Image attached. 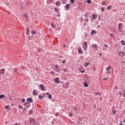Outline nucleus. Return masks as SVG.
Listing matches in <instances>:
<instances>
[{
  "mask_svg": "<svg viewBox=\"0 0 125 125\" xmlns=\"http://www.w3.org/2000/svg\"><path fill=\"white\" fill-rule=\"evenodd\" d=\"M41 90L42 91H45V87H44V85L41 84L39 85Z\"/></svg>",
  "mask_w": 125,
  "mask_h": 125,
  "instance_id": "1",
  "label": "nucleus"
},
{
  "mask_svg": "<svg viewBox=\"0 0 125 125\" xmlns=\"http://www.w3.org/2000/svg\"><path fill=\"white\" fill-rule=\"evenodd\" d=\"M83 48L84 50H86V49H87V42H83Z\"/></svg>",
  "mask_w": 125,
  "mask_h": 125,
  "instance_id": "2",
  "label": "nucleus"
},
{
  "mask_svg": "<svg viewBox=\"0 0 125 125\" xmlns=\"http://www.w3.org/2000/svg\"><path fill=\"white\" fill-rule=\"evenodd\" d=\"M125 52L122 51H119L118 53V55L119 56H120V57H124V56H125Z\"/></svg>",
  "mask_w": 125,
  "mask_h": 125,
  "instance_id": "3",
  "label": "nucleus"
},
{
  "mask_svg": "<svg viewBox=\"0 0 125 125\" xmlns=\"http://www.w3.org/2000/svg\"><path fill=\"white\" fill-rule=\"evenodd\" d=\"M91 47L94 48L95 50H97L98 49V46H97V45L96 44H93L91 45Z\"/></svg>",
  "mask_w": 125,
  "mask_h": 125,
  "instance_id": "4",
  "label": "nucleus"
},
{
  "mask_svg": "<svg viewBox=\"0 0 125 125\" xmlns=\"http://www.w3.org/2000/svg\"><path fill=\"white\" fill-rule=\"evenodd\" d=\"M123 25V23H120L118 25V30L119 32H122V26Z\"/></svg>",
  "mask_w": 125,
  "mask_h": 125,
  "instance_id": "5",
  "label": "nucleus"
},
{
  "mask_svg": "<svg viewBox=\"0 0 125 125\" xmlns=\"http://www.w3.org/2000/svg\"><path fill=\"white\" fill-rule=\"evenodd\" d=\"M78 53L79 54H83V51H82V48H81V47H80L78 49Z\"/></svg>",
  "mask_w": 125,
  "mask_h": 125,
  "instance_id": "6",
  "label": "nucleus"
},
{
  "mask_svg": "<svg viewBox=\"0 0 125 125\" xmlns=\"http://www.w3.org/2000/svg\"><path fill=\"white\" fill-rule=\"evenodd\" d=\"M5 72V70L4 69L2 68L0 70V75H3L4 74V72Z\"/></svg>",
  "mask_w": 125,
  "mask_h": 125,
  "instance_id": "7",
  "label": "nucleus"
},
{
  "mask_svg": "<svg viewBox=\"0 0 125 125\" xmlns=\"http://www.w3.org/2000/svg\"><path fill=\"white\" fill-rule=\"evenodd\" d=\"M27 101L30 102V103H33V99L32 98H28L27 99Z\"/></svg>",
  "mask_w": 125,
  "mask_h": 125,
  "instance_id": "8",
  "label": "nucleus"
},
{
  "mask_svg": "<svg viewBox=\"0 0 125 125\" xmlns=\"http://www.w3.org/2000/svg\"><path fill=\"white\" fill-rule=\"evenodd\" d=\"M38 93L37 92V91L36 90H33V95H38Z\"/></svg>",
  "mask_w": 125,
  "mask_h": 125,
  "instance_id": "9",
  "label": "nucleus"
},
{
  "mask_svg": "<svg viewBox=\"0 0 125 125\" xmlns=\"http://www.w3.org/2000/svg\"><path fill=\"white\" fill-rule=\"evenodd\" d=\"M89 64H90V63L87 62H86V63H84L83 66H84V67H88V66L89 65Z\"/></svg>",
  "mask_w": 125,
  "mask_h": 125,
  "instance_id": "10",
  "label": "nucleus"
},
{
  "mask_svg": "<svg viewBox=\"0 0 125 125\" xmlns=\"http://www.w3.org/2000/svg\"><path fill=\"white\" fill-rule=\"evenodd\" d=\"M55 82H56V83H60V81H59V78H56L55 79Z\"/></svg>",
  "mask_w": 125,
  "mask_h": 125,
  "instance_id": "11",
  "label": "nucleus"
},
{
  "mask_svg": "<svg viewBox=\"0 0 125 125\" xmlns=\"http://www.w3.org/2000/svg\"><path fill=\"white\" fill-rule=\"evenodd\" d=\"M65 8H66V9H70V4H66L65 6Z\"/></svg>",
  "mask_w": 125,
  "mask_h": 125,
  "instance_id": "12",
  "label": "nucleus"
},
{
  "mask_svg": "<svg viewBox=\"0 0 125 125\" xmlns=\"http://www.w3.org/2000/svg\"><path fill=\"white\" fill-rule=\"evenodd\" d=\"M30 123H31V124H34V123H36V121L35 119L31 118L30 119Z\"/></svg>",
  "mask_w": 125,
  "mask_h": 125,
  "instance_id": "13",
  "label": "nucleus"
},
{
  "mask_svg": "<svg viewBox=\"0 0 125 125\" xmlns=\"http://www.w3.org/2000/svg\"><path fill=\"white\" fill-rule=\"evenodd\" d=\"M51 27H52V28H53L54 29H55V28H56V26H55L54 23H53V22H51Z\"/></svg>",
  "mask_w": 125,
  "mask_h": 125,
  "instance_id": "14",
  "label": "nucleus"
},
{
  "mask_svg": "<svg viewBox=\"0 0 125 125\" xmlns=\"http://www.w3.org/2000/svg\"><path fill=\"white\" fill-rule=\"evenodd\" d=\"M83 67L79 68V70L80 71V72H81V73H83L84 72V69L83 70Z\"/></svg>",
  "mask_w": 125,
  "mask_h": 125,
  "instance_id": "15",
  "label": "nucleus"
},
{
  "mask_svg": "<svg viewBox=\"0 0 125 125\" xmlns=\"http://www.w3.org/2000/svg\"><path fill=\"white\" fill-rule=\"evenodd\" d=\"M58 10H59V9H57V7H55V8H54V11H55L56 12H57V13H59V11H58Z\"/></svg>",
  "mask_w": 125,
  "mask_h": 125,
  "instance_id": "16",
  "label": "nucleus"
},
{
  "mask_svg": "<svg viewBox=\"0 0 125 125\" xmlns=\"http://www.w3.org/2000/svg\"><path fill=\"white\" fill-rule=\"evenodd\" d=\"M29 27L26 28V35H29Z\"/></svg>",
  "mask_w": 125,
  "mask_h": 125,
  "instance_id": "17",
  "label": "nucleus"
},
{
  "mask_svg": "<svg viewBox=\"0 0 125 125\" xmlns=\"http://www.w3.org/2000/svg\"><path fill=\"white\" fill-rule=\"evenodd\" d=\"M94 33H95V34H96V31H95V30H92L91 32V35H93V34H94Z\"/></svg>",
  "mask_w": 125,
  "mask_h": 125,
  "instance_id": "18",
  "label": "nucleus"
},
{
  "mask_svg": "<svg viewBox=\"0 0 125 125\" xmlns=\"http://www.w3.org/2000/svg\"><path fill=\"white\" fill-rule=\"evenodd\" d=\"M112 112L113 113V115H116V113H117V110L115 109L112 110Z\"/></svg>",
  "mask_w": 125,
  "mask_h": 125,
  "instance_id": "19",
  "label": "nucleus"
},
{
  "mask_svg": "<svg viewBox=\"0 0 125 125\" xmlns=\"http://www.w3.org/2000/svg\"><path fill=\"white\" fill-rule=\"evenodd\" d=\"M121 43L122 45H125V41L124 40L121 41Z\"/></svg>",
  "mask_w": 125,
  "mask_h": 125,
  "instance_id": "20",
  "label": "nucleus"
},
{
  "mask_svg": "<svg viewBox=\"0 0 125 125\" xmlns=\"http://www.w3.org/2000/svg\"><path fill=\"white\" fill-rule=\"evenodd\" d=\"M101 11L104 12L105 11V7H102L101 9Z\"/></svg>",
  "mask_w": 125,
  "mask_h": 125,
  "instance_id": "21",
  "label": "nucleus"
},
{
  "mask_svg": "<svg viewBox=\"0 0 125 125\" xmlns=\"http://www.w3.org/2000/svg\"><path fill=\"white\" fill-rule=\"evenodd\" d=\"M111 69V66H108L106 68V71H109Z\"/></svg>",
  "mask_w": 125,
  "mask_h": 125,
  "instance_id": "22",
  "label": "nucleus"
},
{
  "mask_svg": "<svg viewBox=\"0 0 125 125\" xmlns=\"http://www.w3.org/2000/svg\"><path fill=\"white\" fill-rule=\"evenodd\" d=\"M56 5H57V6H60V2H57L56 3Z\"/></svg>",
  "mask_w": 125,
  "mask_h": 125,
  "instance_id": "23",
  "label": "nucleus"
},
{
  "mask_svg": "<svg viewBox=\"0 0 125 125\" xmlns=\"http://www.w3.org/2000/svg\"><path fill=\"white\" fill-rule=\"evenodd\" d=\"M96 18H97V16L95 15H93V19L94 20H95V19H96Z\"/></svg>",
  "mask_w": 125,
  "mask_h": 125,
  "instance_id": "24",
  "label": "nucleus"
},
{
  "mask_svg": "<svg viewBox=\"0 0 125 125\" xmlns=\"http://www.w3.org/2000/svg\"><path fill=\"white\" fill-rule=\"evenodd\" d=\"M84 86H85V87H87V86H88V84L86 83H84Z\"/></svg>",
  "mask_w": 125,
  "mask_h": 125,
  "instance_id": "25",
  "label": "nucleus"
},
{
  "mask_svg": "<svg viewBox=\"0 0 125 125\" xmlns=\"http://www.w3.org/2000/svg\"><path fill=\"white\" fill-rule=\"evenodd\" d=\"M23 16L25 17V19H27V18H28V15H27V14H25L24 15H23Z\"/></svg>",
  "mask_w": 125,
  "mask_h": 125,
  "instance_id": "26",
  "label": "nucleus"
},
{
  "mask_svg": "<svg viewBox=\"0 0 125 125\" xmlns=\"http://www.w3.org/2000/svg\"><path fill=\"white\" fill-rule=\"evenodd\" d=\"M39 98H40V99H42V98H43V97H42V96L39 95L38 96Z\"/></svg>",
  "mask_w": 125,
  "mask_h": 125,
  "instance_id": "27",
  "label": "nucleus"
},
{
  "mask_svg": "<svg viewBox=\"0 0 125 125\" xmlns=\"http://www.w3.org/2000/svg\"><path fill=\"white\" fill-rule=\"evenodd\" d=\"M111 5H109V6H108L107 7V9L108 10H110V9H111Z\"/></svg>",
  "mask_w": 125,
  "mask_h": 125,
  "instance_id": "28",
  "label": "nucleus"
},
{
  "mask_svg": "<svg viewBox=\"0 0 125 125\" xmlns=\"http://www.w3.org/2000/svg\"><path fill=\"white\" fill-rule=\"evenodd\" d=\"M52 98V95H51V94H49L48 96L49 99H51Z\"/></svg>",
  "mask_w": 125,
  "mask_h": 125,
  "instance_id": "29",
  "label": "nucleus"
},
{
  "mask_svg": "<svg viewBox=\"0 0 125 125\" xmlns=\"http://www.w3.org/2000/svg\"><path fill=\"white\" fill-rule=\"evenodd\" d=\"M102 4H103V5H105V4H106V2L104 1H102Z\"/></svg>",
  "mask_w": 125,
  "mask_h": 125,
  "instance_id": "30",
  "label": "nucleus"
},
{
  "mask_svg": "<svg viewBox=\"0 0 125 125\" xmlns=\"http://www.w3.org/2000/svg\"><path fill=\"white\" fill-rule=\"evenodd\" d=\"M31 34L32 35H36V32L34 31H31Z\"/></svg>",
  "mask_w": 125,
  "mask_h": 125,
  "instance_id": "31",
  "label": "nucleus"
},
{
  "mask_svg": "<svg viewBox=\"0 0 125 125\" xmlns=\"http://www.w3.org/2000/svg\"><path fill=\"white\" fill-rule=\"evenodd\" d=\"M64 72H68V68H65L63 69Z\"/></svg>",
  "mask_w": 125,
  "mask_h": 125,
  "instance_id": "32",
  "label": "nucleus"
},
{
  "mask_svg": "<svg viewBox=\"0 0 125 125\" xmlns=\"http://www.w3.org/2000/svg\"><path fill=\"white\" fill-rule=\"evenodd\" d=\"M9 105H6L5 106V109H6L7 110H8V109H9Z\"/></svg>",
  "mask_w": 125,
  "mask_h": 125,
  "instance_id": "33",
  "label": "nucleus"
},
{
  "mask_svg": "<svg viewBox=\"0 0 125 125\" xmlns=\"http://www.w3.org/2000/svg\"><path fill=\"white\" fill-rule=\"evenodd\" d=\"M3 97H4V95H0V99H1V98H3Z\"/></svg>",
  "mask_w": 125,
  "mask_h": 125,
  "instance_id": "34",
  "label": "nucleus"
},
{
  "mask_svg": "<svg viewBox=\"0 0 125 125\" xmlns=\"http://www.w3.org/2000/svg\"><path fill=\"white\" fill-rule=\"evenodd\" d=\"M94 95H101V94H99V93H95Z\"/></svg>",
  "mask_w": 125,
  "mask_h": 125,
  "instance_id": "35",
  "label": "nucleus"
},
{
  "mask_svg": "<svg viewBox=\"0 0 125 125\" xmlns=\"http://www.w3.org/2000/svg\"><path fill=\"white\" fill-rule=\"evenodd\" d=\"M29 114H33V110H30L29 112Z\"/></svg>",
  "mask_w": 125,
  "mask_h": 125,
  "instance_id": "36",
  "label": "nucleus"
},
{
  "mask_svg": "<svg viewBox=\"0 0 125 125\" xmlns=\"http://www.w3.org/2000/svg\"><path fill=\"white\" fill-rule=\"evenodd\" d=\"M70 2H71V3H74V2H75V0H70Z\"/></svg>",
  "mask_w": 125,
  "mask_h": 125,
  "instance_id": "37",
  "label": "nucleus"
},
{
  "mask_svg": "<svg viewBox=\"0 0 125 125\" xmlns=\"http://www.w3.org/2000/svg\"><path fill=\"white\" fill-rule=\"evenodd\" d=\"M69 117H73V113H70L69 115Z\"/></svg>",
  "mask_w": 125,
  "mask_h": 125,
  "instance_id": "38",
  "label": "nucleus"
},
{
  "mask_svg": "<svg viewBox=\"0 0 125 125\" xmlns=\"http://www.w3.org/2000/svg\"><path fill=\"white\" fill-rule=\"evenodd\" d=\"M110 37H114L115 35L113 33H110Z\"/></svg>",
  "mask_w": 125,
  "mask_h": 125,
  "instance_id": "39",
  "label": "nucleus"
},
{
  "mask_svg": "<svg viewBox=\"0 0 125 125\" xmlns=\"http://www.w3.org/2000/svg\"><path fill=\"white\" fill-rule=\"evenodd\" d=\"M54 74H55V72H54V71L51 72V75H54Z\"/></svg>",
  "mask_w": 125,
  "mask_h": 125,
  "instance_id": "40",
  "label": "nucleus"
},
{
  "mask_svg": "<svg viewBox=\"0 0 125 125\" xmlns=\"http://www.w3.org/2000/svg\"><path fill=\"white\" fill-rule=\"evenodd\" d=\"M87 2L88 3H90L91 2V0H87Z\"/></svg>",
  "mask_w": 125,
  "mask_h": 125,
  "instance_id": "41",
  "label": "nucleus"
},
{
  "mask_svg": "<svg viewBox=\"0 0 125 125\" xmlns=\"http://www.w3.org/2000/svg\"><path fill=\"white\" fill-rule=\"evenodd\" d=\"M65 62H66V60H62V63H63V64H65Z\"/></svg>",
  "mask_w": 125,
  "mask_h": 125,
  "instance_id": "42",
  "label": "nucleus"
},
{
  "mask_svg": "<svg viewBox=\"0 0 125 125\" xmlns=\"http://www.w3.org/2000/svg\"><path fill=\"white\" fill-rule=\"evenodd\" d=\"M60 68H59V69H56L55 72H60Z\"/></svg>",
  "mask_w": 125,
  "mask_h": 125,
  "instance_id": "43",
  "label": "nucleus"
},
{
  "mask_svg": "<svg viewBox=\"0 0 125 125\" xmlns=\"http://www.w3.org/2000/svg\"><path fill=\"white\" fill-rule=\"evenodd\" d=\"M109 78H104L103 80H104V81H107V80H108Z\"/></svg>",
  "mask_w": 125,
  "mask_h": 125,
  "instance_id": "44",
  "label": "nucleus"
},
{
  "mask_svg": "<svg viewBox=\"0 0 125 125\" xmlns=\"http://www.w3.org/2000/svg\"><path fill=\"white\" fill-rule=\"evenodd\" d=\"M84 17H88V16L87 15V14H85L84 15Z\"/></svg>",
  "mask_w": 125,
  "mask_h": 125,
  "instance_id": "45",
  "label": "nucleus"
},
{
  "mask_svg": "<svg viewBox=\"0 0 125 125\" xmlns=\"http://www.w3.org/2000/svg\"><path fill=\"white\" fill-rule=\"evenodd\" d=\"M19 108L20 109H22V108H23V107L22 106V105H19Z\"/></svg>",
  "mask_w": 125,
  "mask_h": 125,
  "instance_id": "46",
  "label": "nucleus"
},
{
  "mask_svg": "<svg viewBox=\"0 0 125 125\" xmlns=\"http://www.w3.org/2000/svg\"><path fill=\"white\" fill-rule=\"evenodd\" d=\"M123 92H124V93H123V96H124V97H125V90H123Z\"/></svg>",
  "mask_w": 125,
  "mask_h": 125,
  "instance_id": "47",
  "label": "nucleus"
},
{
  "mask_svg": "<svg viewBox=\"0 0 125 125\" xmlns=\"http://www.w3.org/2000/svg\"><path fill=\"white\" fill-rule=\"evenodd\" d=\"M59 115V113H57V114H55L56 117H58Z\"/></svg>",
  "mask_w": 125,
  "mask_h": 125,
  "instance_id": "48",
  "label": "nucleus"
},
{
  "mask_svg": "<svg viewBox=\"0 0 125 125\" xmlns=\"http://www.w3.org/2000/svg\"><path fill=\"white\" fill-rule=\"evenodd\" d=\"M21 101H22L23 102H25V99H22Z\"/></svg>",
  "mask_w": 125,
  "mask_h": 125,
  "instance_id": "49",
  "label": "nucleus"
},
{
  "mask_svg": "<svg viewBox=\"0 0 125 125\" xmlns=\"http://www.w3.org/2000/svg\"><path fill=\"white\" fill-rule=\"evenodd\" d=\"M88 83H90V80L89 79H88V81H87Z\"/></svg>",
  "mask_w": 125,
  "mask_h": 125,
  "instance_id": "50",
  "label": "nucleus"
},
{
  "mask_svg": "<svg viewBox=\"0 0 125 125\" xmlns=\"http://www.w3.org/2000/svg\"><path fill=\"white\" fill-rule=\"evenodd\" d=\"M119 125H124L122 121H120V124H119Z\"/></svg>",
  "mask_w": 125,
  "mask_h": 125,
  "instance_id": "51",
  "label": "nucleus"
},
{
  "mask_svg": "<svg viewBox=\"0 0 125 125\" xmlns=\"http://www.w3.org/2000/svg\"><path fill=\"white\" fill-rule=\"evenodd\" d=\"M24 69H25V67L22 66V67H21V69H22V70H24Z\"/></svg>",
  "mask_w": 125,
  "mask_h": 125,
  "instance_id": "52",
  "label": "nucleus"
},
{
  "mask_svg": "<svg viewBox=\"0 0 125 125\" xmlns=\"http://www.w3.org/2000/svg\"><path fill=\"white\" fill-rule=\"evenodd\" d=\"M104 46H105V47H108V45H107V44H104Z\"/></svg>",
  "mask_w": 125,
  "mask_h": 125,
  "instance_id": "53",
  "label": "nucleus"
},
{
  "mask_svg": "<svg viewBox=\"0 0 125 125\" xmlns=\"http://www.w3.org/2000/svg\"><path fill=\"white\" fill-rule=\"evenodd\" d=\"M51 124H52V125H54V122H53V121H52Z\"/></svg>",
  "mask_w": 125,
  "mask_h": 125,
  "instance_id": "54",
  "label": "nucleus"
},
{
  "mask_svg": "<svg viewBox=\"0 0 125 125\" xmlns=\"http://www.w3.org/2000/svg\"><path fill=\"white\" fill-rule=\"evenodd\" d=\"M58 67H59L58 65H55V68H58Z\"/></svg>",
  "mask_w": 125,
  "mask_h": 125,
  "instance_id": "55",
  "label": "nucleus"
},
{
  "mask_svg": "<svg viewBox=\"0 0 125 125\" xmlns=\"http://www.w3.org/2000/svg\"><path fill=\"white\" fill-rule=\"evenodd\" d=\"M99 111H100V112H102V110H101V108H99Z\"/></svg>",
  "mask_w": 125,
  "mask_h": 125,
  "instance_id": "56",
  "label": "nucleus"
},
{
  "mask_svg": "<svg viewBox=\"0 0 125 125\" xmlns=\"http://www.w3.org/2000/svg\"><path fill=\"white\" fill-rule=\"evenodd\" d=\"M49 95V92H47V93H46V95Z\"/></svg>",
  "mask_w": 125,
  "mask_h": 125,
  "instance_id": "57",
  "label": "nucleus"
},
{
  "mask_svg": "<svg viewBox=\"0 0 125 125\" xmlns=\"http://www.w3.org/2000/svg\"><path fill=\"white\" fill-rule=\"evenodd\" d=\"M17 71V69H15V72H16Z\"/></svg>",
  "mask_w": 125,
  "mask_h": 125,
  "instance_id": "58",
  "label": "nucleus"
},
{
  "mask_svg": "<svg viewBox=\"0 0 125 125\" xmlns=\"http://www.w3.org/2000/svg\"><path fill=\"white\" fill-rule=\"evenodd\" d=\"M57 16H58V17H60V14L58 15Z\"/></svg>",
  "mask_w": 125,
  "mask_h": 125,
  "instance_id": "59",
  "label": "nucleus"
},
{
  "mask_svg": "<svg viewBox=\"0 0 125 125\" xmlns=\"http://www.w3.org/2000/svg\"><path fill=\"white\" fill-rule=\"evenodd\" d=\"M123 123H125V119L123 120Z\"/></svg>",
  "mask_w": 125,
  "mask_h": 125,
  "instance_id": "60",
  "label": "nucleus"
},
{
  "mask_svg": "<svg viewBox=\"0 0 125 125\" xmlns=\"http://www.w3.org/2000/svg\"><path fill=\"white\" fill-rule=\"evenodd\" d=\"M14 125H18V124H17V123H15Z\"/></svg>",
  "mask_w": 125,
  "mask_h": 125,
  "instance_id": "61",
  "label": "nucleus"
},
{
  "mask_svg": "<svg viewBox=\"0 0 125 125\" xmlns=\"http://www.w3.org/2000/svg\"><path fill=\"white\" fill-rule=\"evenodd\" d=\"M76 107H74V110H75V111H76Z\"/></svg>",
  "mask_w": 125,
  "mask_h": 125,
  "instance_id": "62",
  "label": "nucleus"
},
{
  "mask_svg": "<svg viewBox=\"0 0 125 125\" xmlns=\"http://www.w3.org/2000/svg\"><path fill=\"white\" fill-rule=\"evenodd\" d=\"M101 55H102V54L100 53V56H101Z\"/></svg>",
  "mask_w": 125,
  "mask_h": 125,
  "instance_id": "63",
  "label": "nucleus"
},
{
  "mask_svg": "<svg viewBox=\"0 0 125 125\" xmlns=\"http://www.w3.org/2000/svg\"><path fill=\"white\" fill-rule=\"evenodd\" d=\"M122 93V92H119V94H121Z\"/></svg>",
  "mask_w": 125,
  "mask_h": 125,
  "instance_id": "64",
  "label": "nucleus"
}]
</instances>
